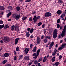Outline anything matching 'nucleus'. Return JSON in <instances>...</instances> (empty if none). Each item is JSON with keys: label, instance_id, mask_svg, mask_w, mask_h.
<instances>
[{"label": "nucleus", "instance_id": "49", "mask_svg": "<svg viewBox=\"0 0 66 66\" xmlns=\"http://www.w3.org/2000/svg\"><path fill=\"white\" fill-rule=\"evenodd\" d=\"M31 1V0H25V2H28Z\"/></svg>", "mask_w": 66, "mask_h": 66}, {"label": "nucleus", "instance_id": "42", "mask_svg": "<svg viewBox=\"0 0 66 66\" xmlns=\"http://www.w3.org/2000/svg\"><path fill=\"white\" fill-rule=\"evenodd\" d=\"M36 11H34L33 12H32V15H34V14H36Z\"/></svg>", "mask_w": 66, "mask_h": 66}, {"label": "nucleus", "instance_id": "15", "mask_svg": "<svg viewBox=\"0 0 66 66\" xmlns=\"http://www.w3.org/2000/svg\"><path fill=\"white\" fill-rule=\"evenodd\" d=\"M19 39V38H17L15 39V45H17V43L18 42V40Z\"/></svg>", "mask_w": 66, "mask_h": 66}, {"label": "nucleus", "instance_id": "56", "mask_svg": "<svg viewBox=\"0 0 66 66\" xmlns=\"http://www.w3.org/2000/svg\"><path fill=\"white\" fill-rule=\"evenodd\" d=\"M60 25L57 24V28H58V29H59V28H60Z\"/></svg>", "mask_w": 66, "mask_h": 66}, {"label": "nucleus", "instance_id": "39", "mask_svg": "<svg viewBox=\"0 0 66 66\" xmlns=\"http://www.w3.org/2000/svg\"><path fill=\"white\" fill-rule=\"evenodd\" d=\"M3 27H4V24L2 25H0V29H2Z\"/></svg>", "mask_w": 66, "mask_h": 66}, {"label": "nucleus", "instance_id": "16", "mask_svg": "<svg viewBox=\"0 0 66 66\" xmlns=\"http://www.w3.org/2000/svg\"><path fill=\"white\" fill-rule=\"evenodd\" d=\"M4 57H8L9 55V54L8 53H6L4 54Z\"/></svg>", "mask_w": 66, "mask_h": 66}, {"label": "nucleus", "instance_id": "44", "mask_svg": "<svg viewBox=\"0 0 66 66\" xmlns=\"http://www.w3.org/2000/svg\"><path fill=\"white\" fill-rule=\"evenodd\" d=\"M8 9H9V10H12V7L11 6H9L8 7Z\"/></svg>", "mask_w": 66, "mask_h": 66}, {"label": "nucleus", "instance_id": "33", "mask_svg": "<svg viewBox=\"0 0 66 66\" xmlns=\"http://www.w3.org/2000/svg\"><path fill=\"white\" fill-rule=\"evenodd\" d=\"M12 13L11 12H10L7 14V17H9V16H10V15H11Z\"/></svg>", "mask_w": 66, "mask_h": 66}, {"label": "nucleus", "instance_id": "27", "mask_svg": "<svg viewBox=\"0 0 66 66\" xmlns=\"http://www.w3.org/2000/svg\"><path fill=\"white\" fill-rule=\"evenodd\" d=\"M19 59L21 60V59H22L23 58V55H21L19 56Z\"/></svg>", "mask_w": 66, "mask_h": 66}, {"label": "nucleus", "instance_id": "24", "mask_svg": "<svg viewBox=\"0 0 66 66\" xmlns=\"http://www.w3.org/2000/svg\"><path fill=\"white\" fill-rule=\"evenodd\" d=\"M7 62V61L6 60H4L2 62V64H6V63Z\"/></svg>", "mask_w": 66, "mask_h": 66}, {"label": "nucleus", "instance_id": "23", "mask_svg": "<svg viewBox=\"0 0 66 66\" xmlns=\"http://www.w3.org/2000/svg\"><path fill=\"white\" fill-rule=\"evenodd\" d=\"M16 10L17 11H20V7L19 6H18L16 7Z\"/></svg>", "mask_w": 66, "mask_h": 66}, {"label": "nucleus", "instance_id": "4", "mask_svg": "<svg viewBox=\"0 0 66 66\" xmlns=\"http://www.w3.org/2000/svg\"><path fill=\"white\" fill-rule=\"evenodd\" d=\"M18 29V27L17 26H15V25H13L11 26V30L12 31H15V30H17Z\"/></svg>", "mask_w": 66, "mask_h": 66}, {"label": "nucleus", "instance_id": "30", "mask_svg": "<svg viewBox=\"0 0 66 66\" xmlns=\"http://www.w3.org/2000/svg\"><path fill=\"white\" fill-rule=\"evenodd\" d=\"M65 16V15L64 14H62L61 15V16H60V18H61H61H63Z\"/></svg>", "mask_w": 66, "mask_h": 66}, {"label": "nucleus", "instance_id": "1", "mask_svg": "<svg viewBox=\"0 0 66 66\" xmlns=\"http://www.w3.org/2000/svg\"><path fill=\"white\" fill-rule=\"evenodd\" d=\"M4 42L6 43H7L10 42V39L8 37H4V39H3Z\"/></svg>", "mask_w": 66, "mask_h": 66}, {"label": "nucleus", "instance_id": "34", "mask_svg": "<svg viewBox=\"0 0 66 66\" xmlns=\"http://www.w3.org/2000/svg\"><path fill=\"white\" fill-rule=\"evenodd\" d=\"M54 52H55L56 53V52H58L57 50L55 48L54 49Z\"/></svg>", "mask_w": 66, "mask_h": 66}, {"label": "nucleus", "instance_id": "12", "mask_svg": "<svg viewBox=\"0 0 66 66\" xmlns=\"http://www.w3.org/2000/svg\"><path fill=\"white\" fill-rule=\"evenodd\" d=\"M36 49H37V47L36 46H35L32 50V51L33 52H36Z\"/></svg>", "mask_w": 66, "mask_h": 66}, {"label": "nucleus", "instance_id": "2", "mask_svg": "<svg viewBox=\"0 0 66 66\" xmlns=\"http://www.w3.org/2000/svg\"><path fill=\"white\" fill-rule=\"evenodd\" d=\"M57 30L56 29H55L53 33V37L54 38H56L57 36Z\"/></svg>", "mask_w": 66, "mask_h": 66}, {"label": "nucleus", "instance_id": "57", "mask_svg": "<svg viewBox=\"0 0 66 66\" xmlns=\"http://www.w3.org/2000/svg\"><path fill=\"white\" fill-rule=\"evenodd\" d=\"M62 56L61 55H60L59 56V58L60 59H62Z\"/></svg>", "mask_w": 66, "mask_h": 66}, {"label": "nucleus", "instance_id": "14", "mask_svg": "<svg viewBox=\"0 0 66 66\" xmlns=\"http://www.w3.org/2000/svg\"><path fill=\"white\" fill-rule=\"evenodd\" d=\"M63 32L62 33L61 35V36L62 37H64V36H65V32L66 31H63Z\"/></svg>", "mask_w": 66, "mask_h": 66}, {"label": "nucleus", "instance_id": "32", "mask_svg": "<svg viewBox=\"0 0 66 66\" xmlns=\"http://www.w3.org/2000/svg\"><path fill=\"white\" fill-rule=\"evenodd\" d=\"M32 20H33V19H32V17H30L29 19V21H32Z\"/></svg>", "mask_w": 66, "mask_h": 66}, {"label": "nucleus", "instance_id": "51", "mask_svg": "<svg viewBox=\"0 0 66 66\" xmlns=\"http://www.w3.org/2000/svg\"><path fill=\"white\" fill-rule=\"evenodd\" d=\"M32 63H31V62H30L29 64H28V65L29 66H30L31 65H32Z\"/></svg>", "mask_w": 66, "mask_h": 66}, {"label": "nucleus", "instance_id": "7", "mask_svg": "<svg viewBox=\"0 0 66 66\" xmlns=\"http://www.w3.org/2000/svg\"><path fill=\"white\" fill-rule=\"evenodd\" d=\"M24 51L25 52H26L24 54H27V53H28L29 51V48H26L25 49Z\"/></svg>", "mask_w": 66, "mask_h": 66}, {"label": "nucleus", "instance_id": "31", "mask_svg": "<svg viewBox=\"0 0 66 66\" xmlns=\"http://www.w3.org/2000/svg\"><path fill=\"white\" fill-rule=\"evenodd\" d=\"M55 57H53L52 59L51 60L52 62H54V61H55Z\"/></svg>", "mask_w": 66, "mask_h": 66}, {"label": "nucleus", "instance_id": "9", "mask_svg": "<svg viewBox=\"0 0 66 66\" xmlns=\"http://www.w3.org/2000/svg\"><path fill=\"white\" fill-rule=\"evenodd\" d=\"M53 45H54V42H52L50 44V45H49V49H51L52 47H51V46H53Z\"/></svg>", "mask_w": 66, "mask_h": 66}, {"label": "nucleus", "instance_id": "17", "mask_svg": "<svg viewBox=\"0 0 66 66\" xmlns=\"http://www.w3.org/2000/svg\"><path fill=\"white\" fill-rule=\"evenodd\" d=\"M24 59L25 60H29V57L25 56L24 57Z\"/></svg>", "mask_w": 66, "mask_h": 66}, {"label": "nucleus", "instance_id": "36", "mask_svg": "<svg viewBox=\"0 0 66 66\" xmlns=\"http://www.w3.org/2000/svg\"><path fill=\"white\" fill-rule=\"evenodd\" d=\"M66 45V44H62V47H63V48H65V46Z\"/></svg>", "mask_w": 66, "mask_h": 66}, {"label": "nucleus", "instance_id": "21", "mask_svg": "<svg viewBox=\"0 0 66 66\" xmlns=\"http://www.w3.org/2000/svg\"><path fill=\"white\" fill-rule=\"evenodd\" d=\"M30 32L29 31H28V32H27L26 33L27 37H29L30 36Z\"/></svg>", "mask_w": 66, "mask_h": 66}, {"label": "nucleus", "instance_id": "47", "mask_svg": "<svg viewBox=\"0 0 66 66\" xmlns=\"http://www.w3.org/2000/svg\"><path fill=\"white\" fill-rule=\"evenodd\" d=\"M55 54H56V53L55 52H53L52 54V56H54V55H55Z\"/></svg>", "mask_w": 66, "mask_h": 66}, {"label": "nucleus", "instance_id": "60", "mask_svg": "<svg viewBox=\"0 0 66 66\" xmlns=\"http://www.w3.org/2000/svg\"><path fill=\"white\" fill-rule=\"evenodd\" d=\"M0 43H1V44H3V41L2 40H1L0 41Z\"/></svg>", "mask_w": 66, "mask_h": 66}, {"label": "nucleus", "instance_id": "28", "mask_svg": "<svg viewBox=\"0 0 66 66\" xmlns=\"http://www.w3.org/2000/svg\"><path fill=\"white\" fill-rule=\"evenodd\" d=\"M16 15H17V14H12V17H13V18H15Z\"/></svg>", "mask_w": 66, "mask_h": 66}, {"label": "nucleus", "instance_id": "52", "mask_svg": "<svg viewBox=\"0 0 66 66\" xmlns=\"http://www.w3.org/2000/svg\"><path fill=\"white\" fill-rule=\"evenodd\" d=\"M19 50V48L17 46L16 47V51H18V50Z\"/></svg>", "mask_w": 66, "mask_h": 66}, {"label": "nucleus", "instance_id": "11", "mask_svg": "<svg viewBox=\"0 0 66 66\" xmlns=\"http://www.w3.org/2000/svg\"><path fill=\"white\" fill-rule=\"evenodd\" d=\"M60 65V63L59 62H56L55 64H53L52 65L53 66H55V65L56 66H58Z\"/></svg>", "mask_w": 66, "mask_h": 66}, {"label": "nucleus", "instance_id": "3", "mask_svg": "<svg viewBox=\"0 0 66 66\" xmlns=\"http://www.w3.org/2000/svg\"><path fill=\"white\" fill-rule=\"evenodd\" d=\"M40 16H37V17H36V15L34 16L33 19V20L34 21V23H35L37 21V19H40Z\"/></svg>", "mask_w": 66, "mask_h": 66}, {"label": "nucleus", "instance_id": "19", "mask_svg": "<svg viewBox=\"0 0 66 66\" xmlns=\"http://www.w3.org/2000/svg\"><path fill=\"white\" fill-rule=\"evenodd\" d=\"M49 30H50V31H49V33H51L53 31V29H52V28L51 27L49 28Z\"/></svg>", "mask_w": 66, "mask_h": 66}, {"label": "nucleus", "instance_id": "40", "mask_svg": "<svg viewBox=\"0 0 66 66\" xmlns=\"http://www.w3.org/2000/svg\"><path fill=\"white\" fill-rule=\"evenodd\" d=\"M64 29H63V31H65V32H66V25L64 26Z\"/></svg>", "mask_w": 66, "mask_h": 66}, {"label": "nucleus", "instance_id": "43", "mask_svg": "<svg viewBox=\"0 0 66 66\" xmlns=\"http://www.w3.org/2000/svg\"><path fill=\"white\" fill-rule=\"evenodd\" d=\"M63 49V48L62 47V46H61V47H60L59 48H58V50H62V49Z\"/></svg>", "mask_w": 66, "mask_h": 66}, {"label": "nucleus", "instance_id": "62", "mask_svg": "<svg viewBox=\"0 0 66 66\" xmlns=\"http://www.w3.org/2000/svg\"><path fill=\"white\" fill-rule=\"evenodd\" d=\"M36 55V53H35L33 54L32 55V56H35Z\"/></svg>", "mask_w": 66, "mask_h": 66}, {"label": "nucleus", "instance_id": "8", "mask_svg": "<svg viewBox=\"0 0 66 66\" xmlns=\"http://www.w3.org/2000/svg\"><path fill=\"white\" fill-rule=\"evenodd\" d=\"M20 14H16L15 18V19L16 20H18L19 18H20Z\"/></svg>", "mask_w": 66, "mask_h": 66}, {"label": "nucleus", "instance_id": "55", "mask_svg": "<svg viewBox=\"0 0 66 66\" xmlns=\"http://www.w3.org/2000/svg\"><path fill=\"white\" fill-rule=\"evenodd\" d=\"M13 53H14V55H16V54H17V52L15 51H14Z\"/></svg>", "mask_w": 66, "mask_h": 66}, {"label": "nucleus", "instance_id": "29", "mask_svg": "<svg viewBox=\"0 0 66 66\" xmlns=\"http://www.w3.org/2000/svg\"><path fill=\"white\" fill-rule=\"evenodd\" d=\"M34 64L35 65H37L38 64V61L37 60H35L34 61Z\"/></svg>", "mask_w": 66, "mask_h": 66}, {"label": "nucleus", "instance_id": "26", "mask_svg": "<svg viewBox=\"0 0 66 66\" xmlns=\"http://www.w3.org/2000/svg\"><path fill=\"white\" fill-rule=\"evenodd\" d=\"M27 18V17L23 16L22 18V20H25Z\"/></svg>", "mask_w": 66, "mask_h": 66}, {"label": "nucleus", "instance_id": "13", "mask_svg": "<svg viewBox=\"0 0 66 66\" xmlns=\"http://www.w3.org/2000/svg\"><path fill=\"white\" fill-rule=\"evenodd\" d=\"M57 13L58 15H60L61 13H62V11L60 10H58L57 12Z\"/></svg>", "mask_w": 66, "mask_h": 66}, {"label": "nucleus", "instance_id": "45", "mask_svg": "<svg viewBox=\"0 0 66 66\" xmlns=\"http://www.w3.org/2000/svg\"><path fill=\"white\" fill-rule=\"evenodd\" d=\"M38 55H38L37 54L35 56V57H34V58L35 59H36V58H37V57L38 56Z\"/></svg>", "mask_w": 66, "mask_h": 66}, {"label": "nucleus", "instance_id": "59", "mask_svg": "<svg viewBox=\"0 0 66 66\" xmlns=\"http://www.w3.org/2000/svg\"><path fill=\"white\" fill-rule=\"evenodd\" d=\"M33 44H31L30 45V48H32V47H33Z\"/></svg>", "mask_w": 66, "mask_h": 66}, {"label": "nucleus", "instance_id": "25", "mask_svg": "<svg viewBox=\"0 0 66 66\" xmlns=\"http://www.w3.org/2000/svg\"><path fill=\"white\" fill-rule=\"evenodd\" d=\"M34 31V29H33V28H32L30 30V32L31 34H32V33H33V31Z\"/></svg>", "mask_w": 66, "mask_h": 66}, {"label": "nucleus", "instance_id": "38", "mask_svg": "<svg viewBox=\"0 0 66 66\" xmlns=\"http://www.w3.org/2000/svg\"><path fill=\"white\" fill-rule=\"evenodd\" d=\"M58 3H60L62 4L63 3V1L62 0H59L58 2Z\"/></svg>", "mask_w": 66, "mask_h": 66}, {"label": "nucleus", "instance_id": "50", "mask_svg": "<svg viewBox=\"0 0 66 66\" xmlns=\"http://www.w3.org/2000/svg\"><path fill=\"white\" fill-rule=\"evenodd\" d=\"M16 59H17V56H15L14 57V60L15 61H16Z\"/></svg>", "mask_w": 66, "mask_h": 66}, {"label": "nucleus", "instance_id": "5", "mask_svg": "<svg viewBox=\"0 0 66 66\" xmlns=\"http://www.w3.org/2000/svg\"><path fill=\"white\" fill-rule=\"evenodd\" d=\"M51 16V14L49 12H47L45 13V17H50Z\"/></svg>", "mask_w": 66, "mask_h": 66}, {"label": "nucleus", "instance_id": "54", "mask_svg": "<svg viewBox=\"0 0 66 66\" xmlns=\"http://www.w3.org/2000/svg\"><path fill=\"white\" fill-rule=\"evenodd\" d=\"M60 19H58L57 20V23H60Z\"/></svg>", "mask_w": 66, "mask_h": 66}, {"label": "nucleus", "instance_id": "48", "mask_svg": "<svg viewBox=\"0 0 66 66\" xmlns=\"http://www.w3.org/2000/svg\"><path fill=\"white\" fill-rule=\"evenodd\" d=\"M3 22L2 21H0V24H3Z\"/></svg>", "mask_w": 66, "mask_h": 66}, {"label": "nucleus", "instance_id": "18", "mask_svg": "<svg viewBox=\"0 0 66 66\" xmlns=\"http://www.w3.org/2000/svg\"><path fill=\"white\" fill-rule=\"evenodd\" d=\"M40 49L38 50L36 52L37 54L39 55V53L40 52Z\"/></svg>", "mask_w": 66, "mask_h": 66}, {"label": "nucleus", "instance_id": "64", "mask_svg": "<svg viewBox=\"0 0 66 66\" xmlns=\"http://www.w3.org/2000/svg\"><path fill=\"white\" fill-rule=\"evenodd\" d=\"M38 66H41V65H40V63H38Z\"/></svg>", "mask_w": 66, "mask_h": 66}, {"label": "nucleus", "instance_id": "37", "mask_svg": "<svg viewBox=\"0 0 66 66\" xmlns=\"http://www.w3.org/2000/svg\"><path fill=\"white\" fill-rule=\"evenodd\" d=\"M42 58H39L38 61V63H39L41 61H42Z\"/></svg>", "mask_w": 66, "mask_h": 66}, {"label": "nucleus", "instance_id": "61", "mask_svg": "<svg viewBox=\"0 0 66 66\" xmlns=\"http://www.w3.org/2000/svg\"><path fill=\"white\" fill-rule=\"evenodd\" d=\"M11 65V64H7L5 66H10Z\"/></svg>", "mask_w": 66, "mask_h": 66}, {"label": "nucleus", "instance_id": "22", "mask_svg": "<svg viewBox=\"0 0 66 66\" xmlns=\"http://www.w3.org/2000/svg\"><path fill=\"white\" fill-rule=\"evenodd\" d=\"M4 7L3 6H1L0 7V10H4Z\"/></svg>", "mask_w": 66, "mask_h": 66}, {"label": "nucleus", "instance_id": "58", "mask_svg": "<svg viewBox=\"0 0 66 66\" xmlns=\"http://www.w3.org/2000/svg\"><path fill=\"white\" fill-rule=\"evenodd\" d=\"M45 37H47V39L48 38V39H50V36H46Z\"/></svg>", "mask_w": 66, "mask_h": 66}, {"label": "nucleus", "instance_id": "53", "mask_svg": "<svg viewBox=\"0 0 66 66\" xmlns=\"http://www.w3.org/2000/svg\"><path fill=\"white\" fill-rule=\"evenodd\" d=\"M30 29H31V28H27V31H30Z\"/></svg>", "mask_w": 66, "mask_h": 66}, {"label": "nucleus", "instance_id": "46", "mask_svg": "<svg viewBox=\"0 0 66 66\" xmlns=\"http://www.w3.org/2000/svg\"><path fill=\"white\" fill-rule=\"evenodd\" d=\"M45 27L46 25H45V24H43L42 26V28H45Z\"/></svg>", "mask_w": 66, "mask_h": 66}, {"label": "nucleus", "instance_id": "35", "mask_svg": "<svg viewBox=\"0 0 66 66\" xmlns=\"http://www.w3.org/2000/svg\"><path fill=\"white\" fill-rule=\"evenodd\" d=\"M47 60V58H46V57H45L44 59H43V63H45V62H46V60Z\"/></svg>", "mask_w": 66, "mask_h": 66}, {"label": "nucleus", "instance_id": "63", "mask_svg": "<svg viewBox=\"0 0 66 66\" xmlns=\"http://www.w3.org/2000/svg\"><path fill=\"white\" fill-rule=\"evenodd\" d=\"M30 38H33V35H31L30 36Z\"/></svg>", "mask_w": 66, "mask_h": 66}, {"label": "nucleus", "instance_id": "10", "mask_svg": "<svg viewBox=\"0 0 66 66\" xmlns=\"http://www.w3.org/2000/svg\"><path fill=\"white\" fill-rule=\"evenodd\" d=\"M47 40H48V37H45V38L43 40V42L45 43H46L47 42Z\"/></svg>", "mask_w": 66, "mask_h": 66}, {"label": "nucleus", "instance_id": "6", "mask_svg": "<svg viewBox=\"0 0 66 66\" xmlns=\"http://www.w3.org/2000/svg\"><path fill=\"white\" fill-rule=\"evenodd\" d=\"M41 42V39L39 37H37V43L38 44H40Z\"/></svg>", "mask_w": 66, "mask_h": 66}, {"label": "nucleus", "instance_id": "41", "mask_svg": "<svg viewBox=\"0 0 66 66\" xmlns=\"http://www.w3.org/2000/svg\"><path fill=\"white\" fill-rule=\"evenodd\" d=\"M42 24V22H40L38 23V26H40Z\"/></svg>", "mask_w": 66, "mask_h": 66}, {"label": "nucleus", "instance_id": "20", "mask_svg": "<svg viewBox=\"0 0 66 66\" xmlns=\"http://www.w3.org/2000/svg\"><path fill=\"white\" fill-rule=\"evenodd\" d=\"M9 27V25L7 24V25L5 26L4 27V29H8Z\"/></svg>", "mask_w": 66, "mask_h": 66}]
</instances>
